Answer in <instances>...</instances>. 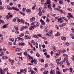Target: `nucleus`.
I'll return each instance as SVG.
<instances>
[{
	"label": "nucleus",
	"mask_w": 74,
	"mask_h": 74,
	"mask_svg": "<svg viewBox=\"0 0 74 74\" xmlns=\"http://www.w3.org/2000/svg\"><path fill=\"white\" fill-rule=\"evenodd\" d=\"M31 43H32L33 45H35L36 44V48H38V43L37 42H36V43H35V42L34 40H32L31 41Z\"/></svg>",
	"instance_id": "1"
},
{
	"label": "nucleus",
	"mask_w": 74,
	"mask_h": 74,
	"mask_svg": "<svg viewBox=\"0 0 74 74\" xmlns=\"http://www.w3.org/2000/svg\"><path fill=\"white\" fill-rule=\"evenodd\" d=\"M36 6V5H35L34 6H33L32 8V10H35V7Z\"/></svg>",
	"instance_id": "47"
},
{
	"label": "nucleus",
	"mask_w": 74,
	"mask_h": 74,
	"mask_svg": "<svg viewBox=\"0 0 74 74\" xmlns=\"http://www.w3.org/2000/svg\"><path fill=\"white\" fill-rule=\"evenodd\" d=\"M0 71L1 74H4V73H5L4 71H3V70H2V69L1 68H0Z\"/></svg>",
	"instance_id": "8"
},
{
	"label": "nucleus",
	"mask_w": 74,
	"mask_h": 74,
	"mask_svg": "<svg viewBox=\"0 0 74 74\" xmlns=\"http://www.w3.org/2000/svg\"><path fill=\"white\" fill-rule=\"evenodd\" d=\"M67 24L66 23H64L62 25V26H66V25Z\"/></svg>",
	"instance_id": "49"
},
{
	"label": "nucleus",
	"mask_w": 74,
	"mask_h": 74,
	"mask_svg": "<svg viewBox=\"0 0 74 74\" xmlns=\"http://www.w3.org/2000/svg\"><path fill=\"white\" fill-rule=\"evenodd\" d=\"M8 70V68H6L4 70V71H6Z\"/></svg>",
	"instance_id": "58"
},
{
	"label": "nucleus",
	"mask_w": 74,
	"mask_h": 74,
	"mask_svg": "<svg viewBox=\"0 0 74 74\" xmlns=\"http://www.w3.org/2000/svg\"><path fill=\"white\" fill-rule=\"evenodd\" d=\"M63 19H64V20L66 21V22H67V21H68V20H67V19H66V18H65L64 17H63Z\"/></svg>",
	"instance_id": "29"
},
{
	"label": "nucleus",
	"mask_w": 74,
	"mask_h": 74,
	"mask_svg": "<svg viewBox=\"0 0 74 74\" xmlns=\"http://www.w3.org/2000/svg\"><path fill=\"white\" fill-rule=\"evenodd\" d=\"M48 30L47 29V27H46V28L45 29V32H47V31Z\"/></svg>",
	"instance_id": "52"
},
{
	"label": "nucleus",
	"mask_w": 74,
	"mask_h": 74,
	"mask_svg": "<svg viewBox=\"0 0 74 74\" xmlns=\"http://www.w3.org/2000/svg\"><path fill=\"white\" fill-rule=\"evenodd\" d=\"M61 73H60L59 71H56V74H61Z\"/></svg>",
	"instance_id": "23"
},
{
	"label": "nucleus",
	"mask_w": 74,
	"mask_h": 74,
	"mask_svg": "<svg viewBox=\"0 0 74 74\" xmlns=\"http://www.w3.org/2000/svg\"><path fill=\"white\" fill-rule=\"evenodd\" d=\"M15 51H19V48L16 49Z\"/></svg>",
	"instance_id": "60"
},
{
	"label": "nucleus",
	"mask_w": 74,
	"mask_h": 74,
	"mask_svg": "<svg viewBox=\"0 0 74 74\" xmlns=\"http://www.w3.org/2000/svg\"><path fill=\"white\" fill-rule=\"evenodd\" d=\"M66 45H67V46H69V43H68V42H66Z\"/></svg>",
	"instance_id": "53"
},
{
	"label": "nucleus",
	"mask_w": 74,
	"mask_h": 74,
	"mask_svg": "<svg viewBox=\"0 0 74 74\" xmlns=\"http://www.w3.org/2000/svg\"><path fill=\"white\" fill-rule=\"evenodd\" d=\"M19 40H21V41H23V38H22L21 37H19Z\"/></svg>",
	"instance_id": "38"
},
{
	"label": "nucleus",
	"mask_w": 74,
	"mask_h": 74,
	"mask_svg": "<svg viewBox=\"0 0 74 74\" xmlns=\"http://www.w3.org/2000/svg\"><path fill=\"white\" fill-rule=\"evenodd\" d=\"M24 36V34L22 33L20 35H19V37H22V36Z\"/></svg>",
	"instance_id": "24"
},
{
	"label": "nucleus",
	"mask_w": 74,
	"mask_h": 74,
	"mask_svg": "<svg viewBox=\"0 0 74 74\" xmlns=\"http://www.w3.org/2000/svg\"><path fill=\"white\" fill-rule=\"evenodd\" d=\"M62 18L61 17L60 18H58V22L60 23H62L63 22V20H62Z\"/></svg>",
	"instance_id": "3"
},
{
	"label": "nucleus",
	"mask_w": 74,
	"mask_h": 74,
	"mask_svg": "<svg viewBox=\"0 0 74 74\" xmlns=\"http://www.w3.org/2000/svg\"><path fill=\"white\" fill-rule=\"evenodd\" d=\"M34 27H34V26H32L31 27H30V28H29V29L30 30H33V28L34 29Z\"/></svg>",
	"instance_id": "20"
},
{
	"label": "nucleus",
	"mask_w": 74,
	"mask_h": 74,
	"mask_svg": "<svg viewBox=\"0 0 74 74\" xmlns=\"http://www.w3.org/2000/svg\"><path fill=\"white\" fill-rule=\"evenodd\" d=\"M8 44L9 45H12V42H8Z\"/></svg>",
	"instance_id": "37"
},
{
	"label": "nucleus",
	"mask_w": 74,
	"mask_h": 74,
	"mask_svg": "<svg viewBox=\"0 0 74 74\" xmlns=\"http://www.w3.org/2000/svg\"><path fill=\"white\" fill-rule=\"evenodd\" d=\"M43 74H48V71H45L43 72Z\"/></svg>",
	"instance_id": "14"
},
{
	"label": "nucleus",
	"mask_w": 74,
	"mask_h": 74,
	"mask_svg": "<svg viewBox=\"0 0 74 74\" xmlns=\"http://www.w3.org/2000/svg\"><path fill=\"white\" fill-rule=\"evenodd\" d=\"M26 11L27 12H31V10L29 9H27Z\"/></svg>",
	"instance_id": "31"
},
{
	"label": "nucleus",
	"mask_w": 74,
	"mask_h": 74,
	"mask_svg": "<svg viewBox=\"0 0 74 74\" xmlns=\"http://www.w3.org/2000/svg\"><path fill=\"white\" fill-rule=\"evenodd\" d=\"M45 67L46 68L48 67V64H45Z\"/></svg>",
	"instance_id": "63"
},
{
	"label": "nucleus",
	"mask_w": 74,
	"mask_h": 74,
	"mask_svg": "<svg viewBox=\"0 0 74 74\" xmlns=\"http://www.w3.org/2000/svg\"><path fill=\"white\" fill-rule=\"evenodd\" d=\"M27 26H26L25 27L23 26L22 27L21 29H20V31H22L23 30H24V29H26L27 28Z\"/></svg>",
	"instance_id": "2"
},
{
	"label": "nucleus",
	"mask_w": 74,
	"mask_h": 74,
	"mask_svg": "<svg viewBox=\"0 0 74 74\" xmlns=\"http://www.w3.org/2000/svg\"><path fill=\"white\" fill-rule=\"evenodd\" d=\"M39 26V23L36 22V25H34V27H36L37 26Z\"/></svg>",
	"instance_id": "12"
},
{
	"label": "nucleus",
	"mask_w": 74,
	"mask_h": 74,
	"mask_svg": "<svg viewBox=\"0 0 74 74\" xmlns=\"http://www.w3.org/2000/svg\"><path fill=\"white\" fill-rule=\"evenodd\" d=\"M50 74H55V71L51 69L50 72Z\"/></svg>",
	"instance_id": "7"
},
{
	"label": "nucleus",
	"mask_w": 74,
	"mask_h": 74,
	"mask_svg": "<svg viewBox=\"0 0 74 74\" xmlns=\"http://www.w3.org/2000/svg\"><path fill=\"white\" fill-rule=\"evenodd\" d=\"M27 56H28L29 58V59H30V60H31V59H32V60H33V58H32V57H31V56H30V55H29V54H28Z\"/></svg>",
	"instance_id": "11"
},
{
	"label": "nucleus",
	"mask_w": 74,
	"mask_h": 74,
	"mask_svg": "<svg viewBox=\"0 0 74 74\" xmlns=\"http://www.w3.org/2000/svg\"><path fill=\"white\" fill-rule=\"evenodd\" d=\"M31 22H33L34 21V20H35V18L34 17H33L32 18L30 19Z\"/></svg>",
	"instance_id": "6"
},
{
	"label": "nucleus",
	"mask_w": 74,
	"mask_h": 74,
	"mask_svg": "<svg viewBox=\"0 0 74 74\" xmlns=\"http://www.w3.org/2000/svg\"><path fill=\"white\" fill-rule=\"evenodd\" d=\"M20 13V14H21L22 15H23V16H24V15H25V14L23 13L22 12H19Z\"/></svg>",
	"instance_id": "36"
},
{
	"label": "nucleus",
	"mask_w": 74,
	"mask_h": 74,
	"mask_svg": "<svg viewBox=\"0 0 74 74\" xmlns=\"http://www.w3.org/2000/svg\"><path fill=\"white\" fill-rule=\"evenodd\" d=\"M34 37L36 38H38V37L37 36V35H35L34 36Z\"/></svg>",
	"instance_id": "50"
},
{
	"label": "nucleus",
	"mask_w": 74,
	"mask_h": 74,
	"mask_svg": "<svg viewBox=\"0 0 74 74\" xmlns=\"http://www.w3.org/2000/svg\"><path fill=\"white\" fill-rule=\"evenodd\" d=\"M3 55H4V53L3 52H1L0 56H3Z\"/></svg>",
	"instance_id": "44"
},
{
	"label": "nucleus",
	"mask_w": 74,
	"mask_h": 74,
	"mask_svg": "<svg viewBox=\"0 0 74 74\" xmlns=\"http://www.w3.org/2000/svg\"><path fill=\"white\" fill-rule=\"evenodd\" d=\"M7 24L4 25L3 26V28H6V27H7Z\"/></svg>",
	"instance_id": "41"
},
{
	"label": "nucleus",
	"mask_w": 74,
	"mask_h": 74,
	"mask_svg": "<svg viewBox=\"0 0 74 74\" xmlns=\"http://www.w3.org/2000/svg\"><path fill=\"white\" fill-rule=\"evenodd\" d=\"M42 47L43 48H45V45H42Z\"/></svg>",
	"instance_id": "62"
},
{
	"label": "nucleus",
	"mask_w": 74,
	"mask_h": 74,
	"mask_svg": "<svg viewBox=\"0 0 74 74\" xmlns=\"http://www.w3.org/2000/svg\"><path fill=\"white\" fill-rule=\"evenodd\" d=\"M7 8L9 10H12V8L10 7V6H7Z\"/></svg>",
	"instance_id": "10"
},
{
	"label": "nucleus",
	"mask_w": 74,
	"mask_h": 74,
	"mask_svg": "<svg viewBox=\"0 0 74 74\" xmlns=\"http://www.w3.org/2000/svg\"><path fill=\"white\" fill-rule=\"evenodd\" d=\"M14 28L16 30H18V27H16V26H14Z\"/></svg>",
	"instance_id": "45"
},
{
	"label": "nucleus",
	"mask_w": 74,
	"mask_h": 74,
	"mask_svg": "<svg viewBox=\"0 0 74 74\" xmlns=\"http://www.w3.org/2000/svg\"><path fill=\"white\" fill-rule=\"evenodd\" d=\"M61 53H63L64 52H66V50H64V49H63L62 51H61Z\"/></svg>",
	"instance_id": "21"
},
{
	"label": "nucleus",
	"mask_w": 74,
	"mask_h": 74,
	"mask_svg": "<svg viewBox=\"0 0 74 74\" xmlns=\"http://www.w3.org/2000/svg\"><path fill=\"white\" fill-rule=\"evenodd\" d=\"M25 43H20L19 44V45H22L23 46H24L25 45Z\"/></svg>",
	"instance_id": "26"
},
{
	"label": "nucleus",
	"mask_w": 74,
	"mask_h": 74,
	"mask_svg": "<svg viewBox=\"0 0 74 74\" xmlns=\"http://www.w3.org/2000/svg\"><path fill=\"white\" fill-rule=\"evenodd\" d=\"M23 69H21L20 70V73L22 74V73H23Z\"/></svg>",
	"instance_id": "46"
},
{
	"label": "nucleus",
	"mask_w": 74,
	"mask_h": 74,
	"mask_svg": "<svg viewBox=\"0 0 74 74\" xmlns=\"http://www.w3.org/2000/svg\"><path fill=\"white\" fill-rule=\"evenodd\" d=\"M69 70L71 72H73V69L72 68H71V67H70Z\"/></svg>",
	"instance_id": "34"
},
{
	"label": "nucleus",
	"mask_w": 74,
	"mask_h": 74,
	"mask_svg": "<svg viewBox=\"0 0 74 74\" xmlns=\"http://www.w3.org/2000/svg\"><path fill=\"white\" fill-rule=\"evenodd\" d=\"M24 55L25 56H26L27 55V51H25L24 53Z\"/></svg>",
	"instance_id": "40"
},
{
	"label": "nucleus",
	"mask_w": 74,
	"mask_h": 74,
	"mask_svg": "<svg viewBox=\"0 0 74 74\" xmlns=\"http://www.w3.org/2000/svg\"><path fill=\"white\" fill-rule=\"evenodd\" d=\"M38 15L39 16H41L42 15V12H39V13H38Z\"/></svg>",
	"instance_id": "22"
},
{
	"label": "nucleus",
	"mask_w": 74,
	"mask_h": 74,
	"mask_svg": "<svg viewBox=\"0 0 74 74\" xmlns=\"http://www.w3.org/2000/svg\"><path fill=\"white\" fill-rule=\"evenodd\" d=\"M34 69L36 72H38V71H37V68L35 67Z\"/></svg>",
	"instance_id": "30"
},
{
	"label": "nucleus",
	"mask_w": 74,
	"mask_h": 74,
	"mask_svg": "<svg viewBox=\"0 0 74 74\" xmlns=\"http://www.w3.org/2000/svg\"><path fill=\"white\" fill-rule=\"evenodd\" d=\"M10 41H12V42H13V41H14V38H11L10 39Z\"/></svg>",
	"instance_id": "42"
},
{
	"label": "nucleus",
	"mask_w": 74,
	"mask_h": 74,
	"mask_svg": "<svg viewBox=\"0 0 74 74\" xmlns=\"http://www.w3.org/2000/svg\"><path fill=\"white\" fill-rule=\"evenodd\" d=\"M63 0H60L59 1V3L60 4H63Z\"/></svg>",
	"instance_id": "19"
},
{
	"label": "nucleus",
	"mask_w": 74,
	"mask_h": 74,
	"mask_svg": "<svg viewBox=\"0 0 74 74\" xmlns=\"http://www.w3.org/2000/svg\"><path fill=\"white\" fill-rule=\"evenodd\" d=\"M36 23L37 22H34L32 23L31 25H33L34 26V25H36Z\"/></svg>",
	"instance_id": "18"
},
{
	"label": "nucleus",
	"mask_w": 74,
	"mask_h": 74,
	"mask_svg": "<svg viewBox=\"0 0 74 74\" xmlns=\"http://www.w3.org/2000/svg\"><path fill=\"white\" fill-rule=\"evenodd\" d=\"M49 21H50V20H49V19H47V20H46V21L48 23H49Z\"/></svg>",
	"instance_id": "55"
},
{
	"label": "nucleus",
	"mask_w": 74,
	"mask_h": 74,
	"mask_svg": "<svg viewBox=\"0 0 74 74\" xmlns=\"http://www.w3.org/2000/svg\"><path fill=\"white\" fill-rule=\"evenodd\" d=\"M47 4H49L51 3V1H50L49 0H47Z\"/></svg>",
	"instance_id": "13"
},
{
	"label": "nucleus",
	"mask_w": 74,
	"mask_h": 74,
	"mask_svg": "<svg viewBox=\"0 0 74 74\" xmlns=\"http://www.w3.org/2000/svg\"><path fill=\"white\" fill-rule=\"evenodd\" d=\"M28 72H30V71L31 72V71H32V69L31 68H30V67H29L28 68Z\"/></svg>",
	"instance_id": "25"
},
{
	"label": "nucleus",
	"mask_w": 74,
	"mask_h": 74,
	"mask_svg": "<svg viewBox=\"0 0 74 74\" xmlns=\"http://www.w3.org/2000/svg\"><path fill=\"white\" fill-rule=\"evenodd\" d=\"M19 8L21 9V5L19 4Z\"/></svg>",
	"instance_id": "59"
},
{
	"label": "nucleus",
	"mask_w": 74,
	"mask_h": 74,
	"mask_svg": "<svg viewBox=\"0 0 74 74\" xmlns=\"http://www.w3.org/2000/svg\"><path fill=\"white\" fill-rule=\"evenodd\" d=\"M11 61H12V63H14V62H15L14 61V60H10V59H9V62H11Z\"/></svg>",
	"instance_id": "27"
},
{
	"label": "nucleus",
	"mask_w": 74,
	"mask_h": 74,
	"mask_svg": "<svg viewBox=\"0 0 74 74\" xmlns=\"http://www.w3.org/2000/svg\"><path fill=\"white\" fill-rule=\"evenodd\" d=\"M60 35V33L58 32L55 35V37H57V36H59Z\"/></svg>",
	"instance_id": "9"
},
{
	"label": "nucleus",
	"mask_w": 74,
	"mask_h": 74,
	"mask_svg": "<svg viewBox=\"0 0 74 74\" xmlns=\"http://www.w3.org/2000/svg\"><path fill=\"white\" fill-rule=\"evenodd\" d=\"M63 56H66V57H67L68 56V55H67V54H64L63 55Z\"/></svg>",
	"instance_id": "57"
},
{
	"label": "nucleus",
	"mask_w": 74,
	"mask_h": 74,
	"mask_svg": "<svg viewBox=\"0 0 74 74\" xmlns=\"http://www.w3.org/2000/svg\"><path fill=\"white\" fill-rule=\"evenodd\" d=\"M12 9L13 10H15V11H19V9L16 8L14 7H12Z\"/></svg>",
	"instance_id": "4"
},
{
	"label": "nucleus",
	"mask_w": 74,
	"mask_h": 74,
	"mask_svg": "<svg viewBox=\"0 0 74 74\" xmlns=\"http://www.w3.org/2000/svg\"><path fill=\"white\" fill-rule=\"evenodd\" d=\"M40 54L38 53H37L36 54V56H37V57H39L40 56Z\"/></svg>",
	"instance_id": "35"
},
{
	"label": "nucleus",
	"mask_w": 74,
	"mask_h": 74,
	"mask_svg": "<svg viewBox=\"0 0 74 74\" xmlns=\"http://www.w3.org/2000/svg\"><path fill=\"white\" fill-rule=\"evenodd\" d=\"M9 18H10L9 17V16L8 15V16H6V18L7 19H9Z\"/></svg>",
	"instance_id": "64"
},
{
	"label": "nucleus",
	"mask_w": 74,
	"mask_h": 74,
	"mask_svg": "<svg viewBox=\"0 0 74 74\" xmlns=\"http://www.w3.org/2000/svg\"><path fill=\"white\" fill-rule=\"evenodd\" d=\"M4 21L1 19H0V23H4Z\"/></svg>",
	"instance_id": "39"
},
{
	"label": "nucleus",
	"mask_w": 74,
	"mask_h": 74,
	"mask_svg": "<svg viewBox=\"0 0 74 74\" xmlns=\"http://www.w3.org/2000/svg\"><path fill=\"white\" fill-rule=\"evenodd\" d=\"M67 70H68V69H63V72H64V73H65V72L66 71H67Z\"/></svg>",
	"instance_id": "28"
},
{
	"label": "nucleus",
	"mask_w": 74,
	"mask_h": 74,
	"mask_svg": "<svg viewBox=\"0 0 74 74\" xmlns=\"http://www.w3.org/2000/svg\"><path fill=\"white\" fill-rule=\"evenodd\" d=\"M61 39L62 40H64V41H65V40H66V37L64 36L62 37Z\"/></svg>",
	"instance_id": "15"
},
{
	"label": "nucleus",
	"mask_w": 74,
	"mask_h": 74,
	"mask_svg": "<svg viewBox=\"0 0 74 74\" xmlns=\"http://www.w3.org/2000/svg\"><path fill=\"white\" fill-rule=\"evenodd\" d=\"M43 52H46L47 51V50L45 49H44L43 50Z\"/></svg>",
	"instance_id": "61"
},
{
	"label": "nucleus",
	"mask_w": 74,
	"mask_h": 74,
	"mask_svg": "<svg viewBox=\"0 0 74 74\" xmlns=\"http://www.w3.org/2000/svg\"><path fill=\"white\" fill-rule=\"evenodd\" d=\"M31 73L32 74H35V71H31Z\"/></svg>",
	"instance_id": "33"
},
{
	"label": "nucleus",
	"mask_w": 74,
	"mask_h": 74,
	"mask_svg": "<svg viewBox=\"0 0 74 74\" xmlns=\"http://www.w3.org/2000/svg\"><path fill=\"white\" fill-rule=\"evenodd\" d=\"M16 20H18L17 21V22H18V23H19V18H18V17H16Z\"/></svg>",
	"instance_id": "48"
},
{
	"label": "nucleus",
	"mask_w": 74,
	"mask_h": 74,
	"mask_svg": "<svg viewBox=\"0 0 74 74\" xmlns=\"http://www.w3.org/2000/svg\"><path fill=\"white\" fill-rule=\"evenodd\" d=\"M63 63V61H61L59 62V64H60V65H61V64H62Z\"/></svg>",
	"instance_id": "56"
},
{
	"label": "nucleus",
	"mask_w": 74,
	"mask_h": 74,
	"mask_svg": "<svg viewBox=\"0 0 74 74\" xmlns=\"http://www.w3.org/2000/svg\"><path fill=\"white\" fill-rule=\"evenodd\" d=\"M25 10H26V8H23V12H25Z\"/></svg>",
	"instance_id": "51"
},
{
	"label": "nucleus",
	"mask_w": 74,
	"mask_h": 74,
	"mask_svg": "<svg viewBox=\"0 0 74 74\" xmlns=\"http://www.w3.org/2000/svg\"><path fill=\"white\" fill-rule=\"evenodd\" d=\"M41 35H42V34H38L37 36H39V37H42V36H41Z\"/></svg>",
	"instance_id": "32"
},
{
	"label": "nucleus",
	"mask_w": 74,
	"mask_h": 74,
	"mask_svg": "<svg viewBox=\"0 0 74 74\" xmlns=\"http://www.w3.org/2000/svg\"><path fill=\"white\" fill-rule=\"evenodd\" d=\"M25 39H29V36L27 35H25Z\"/></svg>",
	"instance_id": "16"
},
{
	"label": "nucleus",
	"mask_w": 74,
	"mask_h": 74,
	"mask_svg": "<svg viewBox=\"0 0 74 74\" xmlns=\"http://www.w3.org/2000/svg\"><path fill=\"white\" fill-rule=\"evenodd\" d=\"M15 38V42L14 43V45H15L16 44H15V42L16 41H17V38Z\"/></svg>",
	"instance_id": "43"
},
{
	"label": "nucleus",
	"mask_w": 74,
	"mask_h": 74,
	"mask_svg": "<svg viewBox=\"0 0 74 74\" xmlns=\"http://www.w3.org/2000/svg\"><path fill=\"white\" fill-rule=\"evenodd\" d=\"M68 14H69V15L70 17H71V18H73V16L71 15V13H68Z\"/></svg>",
	"instance_id": "17"
},
{
	"label": "nucleus",
	"mask_w": 74,
	"mask_h": 74,
	"mask_svg": "<svg viewBox=\"0 0 74 74\" xmlns=\"http://www.w3.org/2000/svg\"><path fill=\"white\" fill-rule=\"evenodd\" d=\"M21 22V23H23V24L25 23V21L23 19H22L20 21V19H19V22Z\"/></svg>",
	"instance_id": "5"
},
{
	"label": "nucleus",
	"mask_w": 74,
	"mask_h": 74,
	"mask_svg": "<svg viewBox=\"0 0 74 74\" xmlns=\"http://www.w3.org/2000/svg\"><path fill=\"white\" fill-rule=\"evenodd\" d=\"M53 51H51V56H52V55H53Z\"/></svg>",
	"instance_id": "54"
}]
</instances>
